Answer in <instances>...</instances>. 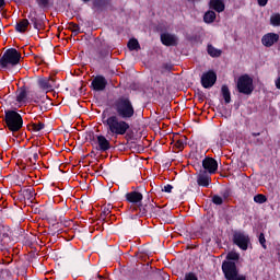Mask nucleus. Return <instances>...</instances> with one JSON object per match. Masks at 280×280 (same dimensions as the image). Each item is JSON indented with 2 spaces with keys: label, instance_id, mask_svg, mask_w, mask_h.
Masks as SVG:
<instances>
[{
  "label": "nucleus",
  "instance_id": "obj_1",
  "mask_svg": "<svg viewBox=\"0 0 280 280\" xmlns=\"http://www.w3.org/2000/svg\"><path fill=\"white\" fill-rule=\"evenodd\" d=\"M102 124L106 128V137H124L128 139V130H130V124L127 120L121 119L117 114H106L104 110L101 115Z\"/></svg>",
  "mask_w": 280,
  "mask_h": 280
},
{
  "label": "nucleus",
  "instance_id": "obj_2",
  "mask_svg": "<svg viewBox=\"0 0 280 280\" xmlns=\"http://www.w3.org/2000/svg\"><path fill=\"white\" fill-rule=\"evenodd\" d=\"M226 260L222 261L221 270L224 275L225 280H246V276L240 275V269L235 261H240V253L229 252Z\"/></svg>",
  "mask_w": 280,
  "mask_h": 280
},
{
  "label": "nucleus",
  "instance_id": "obj_3",
  "mask_svg": "<svg viewBox=\"0 0 280 280\" xmlns=\"http://www.w3.org/2000/svg\"><path fill=\"white\" fill-rule=\"evenodd\" d=\"M113 108L115 110L113 115H116V117L124 120L128 121L135 117V105L132 104L130 96H119L116 98L113 103Z\"/></svg>",
  "mask_w": 280,
  "mask_h": 280
},
{
  "label": "nucleus",
  "instance_id": "obj_4",
  "mask_svg": "<svg viewBox=\"0 0 280 280\" xmlns=\"http://www.w3.org/2000/svg\"><path fill=\"white\" fill-rule=\"evenodd\" d=\"M2 121L4 122V128H8L13 133L20 132L23 128V116L15 109H5Z\"/></svg>",
  "mask_w": 280,
  "mask_h": 280
},
{
  "label": "nucleus",
  "instance_id": "obj_5",
  "mask_svg": "<svg viewBox=\"0 0 280 280\" xmlns=\"http://www.w3.org/2000/svg\"><path fill=\"white\" fill-rule=\"evenodd\" d=\"M130 210L131 213H137L136 215H138V218H156V215H161L162 212L161 208L150 202V199L131 207Z\"/></svg>",
  "mask_w": 280,
  "mask_h": 280
},
{
  "label": "nucleus",
  "instance_id": "obj_6",
  "mask_svg": "<svg viewBox=\"0 0 280 280\" xmlns=\"http://www.w3.org/2000/svg\"><path fill=\"white\" fill-rule=\"evenodd\" d=\"M21 52L16 48H8L0 58V70L5 69L10 71L21 62Z\"/></svg>",
  "mask_w": 280,
  "mask_h": 280
},
{
  "label": "nucleus",
  "instance_id": "obj_7",
  "mask_svg": "<svg viewBox=\"0 0 280 280\" xmlns=\"http://www.w3.org/2000/svg\"><path fill=\"white\" fill-rule=\"evenodd\" d=\"M236 89L242 95H253V91H255L253 78L248 74H242L237 79Z\"/></svg>",
  "mask_w": 280,
  "mask_h": 280
},
{
  "label": "nucleus",
  "instance_id": "obj_8",
  "mask_svg": "<svg viewBox=\"0 0 280 280\" xmlns=\"http://www.w3.org/2000/svg\"><path fill=\"white\" fill-rule=\"evenodd\" d=\"M28 23H32L34 30L40 32V30H45V14H39L36 10H31L27 14Z\"/></svg>",
  "mask_w": 280,
  "mask_h": 280
},
{
  "label": "nucleus",
  "instance_id": "obj_9",
  "mask_svg": "<svg viewBox=\"0 0 280 280\" xmlns=\"http://www.w3.org/2000/svg\"><path fill=\"white\" fill-rule=\"evenodd\" d=\"M233 244L240 247L241 250H248V245L250 244V237L243 232H236L233 234Z\"/></svg>",
  "mask_w": 280,
  "mask_h": 280
},
{
  "label": "nucleus",
  "instance_id": "obj_10",
  "mask_svg": "<svg viewBox=\"0 0 280 280\" xmlns=\"http://www.w3.org/2000/svg\"><path fill=\"white\" fill-rule=\"evenodd\" d=\"M106 86H108V80H106V77L102 74L94 77L90 85L92 91H96V93L106 91Z\"/></svg>",
  "mask_w": 280,
  "mask_h": 280
},
{
  "label": "nucleus",
  "instance_id": "obj_11",
  "mask_svg": "<svg viewBox=\"0 0 280 280\" xmlns=\"http://www.w3.org/2000/svg\"><path fill=\"white\" fill-rule=\"evenodd\" d=\"M218 82V74L213 70H209L201 75V85L203 89H211Z\"/></svg>",
  "mask_w": 280,
  "mask_h": 280
},
{
  "label": "nucleus",
  "instance_id": "obj_12",
  "mask_svg": "<svg viewBox=\"0 0 280 280\" xmlns=\"http://www.w3.org/2000/svg\"><path fill=\"white\" fill-rule=\"evenodd\" d=\"M96 150H98V152H109L114 148L113 144H110V140L104 135L96 136Z\"/></svg>",
  "mask_w": 280,
  "mask_h": 280
},
{
  "label": "nucleus",
  "instance_id": "obj_13",
  "mask_svg": "<svg viewBox=\"0 0 280 280\" xmlns=\"http://www.w3.org/2000/svg\"><path fill=\"white\" fill-rule=\"evenodd\" d=\"M203 172H208V174H215L218 172V161L213 158H205L202 160Z\"/></svg>",
  "mask_w": 280,
  "mask_h": 280
},
{
  "label": "nucleus",
  "instance_id": "obj_14",
  "mask_svg": "<svg viewBox=\"0 0 280 280\" xmlns=\"http://www.w3.org/2000/svg\"><path fill=\"white\" fill-rule=\"evenodd\" d=\"M160 38L162 45H165V47H176V45H178V38L176 37V35L170 33H162Z\"/></svg>",
  "mask_w": 280,
  "mask_h": 280
},
{
  "label": "nucleus",
  "instance_id": "obj_15",
  "mask_svg": "<svg viewBox=\"0 0 280 280\" xmlns=\"http://www.w3.org/2000/svg\"><path fill=\"white\" fill-rule=\"evenodd\" d=\"M197 185L199 187H209L211 185V176L207 171L200 170L197 175Z\"/></svg>",
  "mask_w": 280,
  "mask_h": 280
},
{
  "label": "nucleus",
  "instance_id": "obj_16",
  "mask_svg": "<svg viewBox=\"0 0 280 280\" xmlns=\"http://www.w3.org/2000/svg\"><path fill=\"white\" fill-rule=\"evenodd\" d=\"M125 198L127 202H130L131 205H140L141 202H143V194L137 190L127 192L125 195Z\"/></svg>",
  "mask_w": 280,
  "mask_h": 280
},
{
  "label": "nucleus",
  "instance_id": "obj_17",
  "mask_svg": "<svg viewBox=\"0 0 280 280\" xmlns=\"http://www.w3.org/2000/svg\"><path fill=\"white\" fill-rule=\"evenodd\" d=\"M280 36L277 33H267L261 37V44L264 47H272V45L277 44Z\"/></svg>",
  "mask_w": 280,
  "mask_h": 280
},
{
  "label": "nucleus",
  "instance_id": "obj_18",
  "mask_svg": "<svg viewBox=\"0 0 280 280\" xmlns=\"http://www.w3.org/2000/svg\"><path fill=\"white\" fill-rule=\"evenodd\" d=\"M38 85L44 91H54V88H56V79L54 77L42 78L38 80Z\"/></svg>",
  "mask_w": 280,
  "mask_h": 280
},
{
  "label": "nucleus",
  "instance_id": "obj_19",
  "mask_svg": "<svg viewBox=\"0 0 280 280\" xmlns=\"http://www.w3.org/2000/svg\"><path fill=\"white\" fill-rule=\"evenodd\" d=\"M15 32H18V34H25V32H27V30L30 28V20L28 19H22L19 22H16L15 24Z\"/></svg>",
  "mask_w": 280,
  "mask_h": 280
},
{
  "label": "nucleus",
  "instance_id": "obj_20",
  "mask_svg": "<svg viewBox=\"0 0 280 280\" xmlns=\"http://www.w3.org/2000/svg\"><path fill=\"white\" fill-rule=\"evenodd\" d=\"M209 8L210 10H214V12H224L226 9V5L224 4V1L222 0H210L209 1Z\"/></svg>",
  "mask_w": 280,
  "mask_h": 280
},
{
  "label": "nucleus",
  "instance_id": "obj_21",
  "mask_svg": "<svg viewBox=\"0 0 280 280\" xmlns=\"http://www.w3.org/2000/svg\"><path fill=\"white\" fill-rule=\"evenodd\" d=\"M16 102L18 104H25L27 102V88L22 86L18 90Z\"/></svg>",
  "mask_w": 280,
  "mask_h": 280
},
{
  "label": "nucleus",
  "instance_id": "obj_22",
  "mask_svg": "<svg viewBox=\"0 0 280 280\" xmlns=\"http://www.w3.org/2000/svg\"><path fill=\"white\" fill-rule=\"evenodd\" d=\"M22 196L25 198V200H34V196H36V190L34 187H24L21 189Z\"/></svg>",
  "mask_w": 280,
  "mask_h": 280
},
{
  "label": "nucleus",
  "instance_id": "obj_23",
  "mask_svg": "<svg viewBox=\"0 0 280 280\" xmlns=\"http://www.w3.org/2000/svg\"><path fill=\"white\" fill-rule=\"evenodd\" d=\"M221 95L225 104H231V90H229V85L224 84L221 86Z\"/></svg>",
  "mask_w": 280,
  "mask_h": 280
},
{
  "label": "nucleus",
  "instance_id": "obj_24",
  "mask_svg": "<svg viewBox=\"0 0 280 280\" xmlns=\"http://www.w3.org/2000/svg\"><path fill=\"white\" fill-rule=\"evenodd\" d=\"M108 57V49L106 48H96L94 60H104V58Z\"/></svg>",
  "mask_w": 280,
  "mask_h": 280
},
{
  "label": "nucleus",
  "instance_id": "obj_25",
  "mask_svg": "<svg viewBox=\"0 0 280 280\" xmlns=\"http://www.w3.org/2000/svg\"><path fill=\"white\" fill-rule=\"evenodd\" d=\"M127 47L129 51H139V49H141V45L137 38L129 39Z\"/></svg>",
  "mask_w": 280,
  "mask_h": 280
},
{
  "label": "nucleus",
  "instance_id": "obj_26",
  "mask_svg": "<svg viewBox=\"0 0 280 280\" xmlns=\"http://www.w3.org/2000/svg\"><path fill=\"white\" fill-rule=\"evenodd\" d=\"M207 51L211 56V58H220V56H222V50L213 47V45L211 44L208 45Z\"/></svg>",
  "mask_w": 280,
  "mask_h": 280
},
{
  "label": "nucleus",
  "instance_id": "obj_27",
  "mask_svg": "<svg viewBox=\"0 0 280 280\" xmlns=\"http://www.w3.org/2000/svg\"><path fill=\"white\" fill-rule=\"evenodd\" d=\"M107 3H108L107 0H93L92 1V5H93L92 8L94 10H102V9L106 8Z\"/></svg>",
  "mask_w": 280,
  "mask_h": 280
},
{
  "label": "nucleus",
  "instance_id": "obj_28",
  "mask_svg": "<svg viewBox=\"0 0 280 280\" xmlns=\"http://www.w3.org/2000/svg\"><path fill=\"white\" fill-rule=\"evenodd\" d=\"M215 18H217V14L214 11L210 10V11H207L203 15V21L205 23H213V21H215Z\"/></svg>",
  "mask_w": 280,
  "mask_h": 280
},
{
  "label": "nucleus",
  "instance_id": "obj_29",
  "mask_svg": "<svg viewBox=\"0 0 280 280\" xmlns=\"http://www.w3.org/2000/svg\"><path fill=\"white\" fill-rule=\"evenodd\" d=\"M110 213H113V206L110 203H108L107 206H105L102 211H101V219L102 220H106V218H108V215H110Z\"/></svg>",
  "mask_w": 280,
  "mask_h": 280
},
{
  "label": "nucleus",
  "instance_id": "obj_30",
  "mask_svg": "<svg viewBox=\"0 0 280 280\" xmlns=\"http://www.w3.org/2000/svg\"><path fill=\"white\" fill-rule=\"evenodd\" d=\"M185 145H187V137L182 136L178 140H175V148L177 150H184Z\"/></svg>",
  "mask_w": 280,
  "mask_h": 280
},
{
  "label": "nucleus",
  "instance_id": "obj_31",
  "mask_svg": "<svg viewBox=\"0 0 280 280\" xmlns=\"http://www.w3.org/2000/svg\"><path fill=\"white\" fill-rule=\"evenodd\" d=\"M254 202L257 205H264V202H268V197H266L264 194H258L254 196Z\"/></svg>",
  "mask_w": 280,
  "mask_h": 280
},
{
  "label": "nucleus",
  "instance_id": "obj_32",
  "mask_svg": "<svg viewBox=\"0 0 280 280\" xmlns=\"http://www.w3.org/2000/svg\"><path fill=\"white\" fill-rule=\"evenodd\" d=\"M270 24L273 27H280V14L276 13L270 16Z\"/></svg>",
  "mask_w": 280,
  "mask_h": 280
},
{
  "label": "nucleus",
  "instance_id": "obj_33",
  "mask_svg": "<svg viewBox=\"0 0 280 280\" xmlns=\"http://www.w3.org/2000/svg\"><path fill=\"white\" fill-rule=\"evenodd\" d=\"M36 3L42 10H49V0H36Z\"/></svg>",
  "mask_w": 280,
  "mask_h": 280
},
{
  "label": "nucleus",
  "instance_id": "obj_34",
  "mask_svg": "<svg viewBox=\"0 0 280 280\" xmlns=\"http://www.w3.org/2000/svg\"><path fill=\"white\" fill-rule=\"evenodd\" d=\"M220 196L221 198H223V200H229V198H231V188H224L220 191Z\"/></svg>",
  "mask_w": 280,
  "mask_h": 280
},
{
  "label": "nucleus",
  "instance_id": "obj_35",
  "mask_svg": "<svg viewBox=\"0 0 280 280\" xmlns=\"http://www.w3.org/2000/svg\"><path fill=\"white\" fill-rule=\"evenodd\" d=\"M32 128L34 130V132H40V130H45V124L44 122H33L32 124Z\"/></svg>",
  "mask_w": 280,
  "mask_h": 280
},
{
  "label": "nucleus",
  "instance_id": "obj_36",
  "mask_svg": "<svg viewBox=\"0 0 280 280\" xmlns=\"http://www.w3.org/2000/svg\"><path fill=\"white\" fill-rule=\"evenodd\" d=\"M212 202L213 205H224V199L222 197H220L219 195H213L212 197Z\"/></svg>",
  "mask_w": 280,
  "mask_h": 280
},
{
  "label": "nucleus",
  "instance_id": "obj_37",
  "mask_svg": "<svg viewBox=\"0 0 280 280\" xmlns=\"http://www.w3.org/2000/svg\"><path fill=\"white\" fill-rule=\"evenodd\" d=\"M259 244L262 246V248L266 250V235L264 233H260L258 236Z\"/></svg>",
  "mask_w": 280,
  "mask_h": 280
},
{
  "label": "nucleus",
  "instance_id": "obj_38",
  "mask_svg": "<svg viewBox=\"0 0 280 280\" xmlns=\"http://www.w3.org/2000/svg\"><path fill=\"white\" fill-rule=\"evenodd\" d=\"M184 280H198V276L194 272H187L185 273Z\"/></svg>",
  "mask_w": 280,
  "mask_h": 280
},
{
  "label": "nucleus",
  "instance_id": "obj_39",
  "mask_svg": "<svg viewBox=\"0 0 280 280\" xmlns=\"http://www.w3.org/2000/svg\"><path fill=\"white\" fill-rule=\"evenodd\" d=\"M8 237L5 234V228H3L2 224H0V242H3V238Z\"/></svg>",
  "mask_w": 280,
  "mask_h": 280
},
{
  "label": "nucleus",
  "instance_id": "obj_40",
  "mask_svg": "<svg viewBox=\"0 0 280 280\" xmlns=\"http://www.w3.org/2000/svg\"><path fill=\"white\" fill-rule=\"evenodd\" d=\"M172 189H174V186H172V184H167L162 188V191L165 194H172Z\"/></svg>",
  "mask_w": 280,
  "mask_h": 280
},
{
  "label": "nucleus",
  "instance_id": "obj_41",
  "mask_svg": "<svg viewBox=\"0 0 280 280\" xmlns=\"http://www.w3.org/2000/svg\"><path fill=\"white\" fill-rule=\"evenodd\" d=\"M68 30H70V32H73V30H80V25L77 23L70 22Z\"/></svg>",
  "mask_w": 280,
  "mask_h": 280
},
{
  "label": "nucleus",
  "instance_id": "obj_42",
  "mask_svg": "<svg viewBox=\"0 0 280 280\" xmlns=\"http://www.w3.org/2000/svg\"><path fill=\"white\" fill-rule=\"evenodd\" d=\"M258 1V5H260V8H266V5H268V0H257Z\"/></svg>",
  "mask_w": 280,
  "mask_h": 280
},
{
  "label": "nucleus",
  "instance_id": "obj_43",
  "mask_svg": "<svg viewBox=\"0 0 280 280\" xmlns=\"http://www.w3.org/2000/svg\"><path fill=\"white\" fill-rule=\"evenodd\" d=\"M35 60H36V62H38V65L45 62V59H43V58H42L40 56H38V55L35 56Z\"/></svg>",
  "mask_w": 280,
  "mask_h": 280
},
{
  "label": "nucleus",
  "instance_id": "obj_44",
  "mask_svg": "<svg viewBox=\"0 0 280 280\" xmlns=\"http://www.w3.org/2000/svg\"><path fill=\"white\" fill-rule=\"evenodd\" d=\"M72 34L73 36H78V34H82V31H80V28H74L72 30Z\"/></svg>",
  "mask_w": 280,
  "mask_h": 280
},
{
  "label": "nucleus",
  "instance_id": "obj_45",
  "mask_svg": "<svg viewBox=\"0 0 280 280\" xmlns=\"http://www.w3.org/2000/svg\"><path fill=\"white\" fill-rule=\"evenodd\" d=\"M5 8V0H0V10Z\"/></svg>",
  "mask_w": 280,
  "mask_h": 280
},
{
  "label": "nucleus",
  "instance_id": "obj_46",
  "mask_svg": "<svg viewBox=\"0 0 280 280\" xmlns=\"http://www.w3.org/2000/svg\"><path fill=\"white\" fill-rule=\"evenodd\" d=\"M33 159L34 161H38V153H34Z\"/></svg>",
  "mask_w": 280,
  "mask_h": 280
},
{
  "label": "nucleus",
  "instance_id": "obj_47",
  "mask_svg": "<svg viewBox=\"0 0 280 280\" xmlns=\"http://www.w3.org/2000/svg\"><path fill=\"white\" fill-rule=\"evenodd\" d=\"M254 137H259L261 133L260 132H253L252 133Z\"/></svg>",
  "mask_w": 280,
  "mask_h": 280
},
{
  "label": "nucleus",
  "instance_id": "obj_48",
  "mask_svg": "<svg viewBox=\"0 0 280 280\" xmlns=\"http://www.w3.org/2000/svg\"><path fill=\"white\" fill-rule=\"evenodd\" d=\"M83 1V3H89V1H91V0H82Z\"/></svg>",
  "mask_w": 280,
  "mask_h": 280
},
{
  "label": "nucleus",
  "instance_id": "obj_49",
  "mask_svg": "<svg viewBox=\"0 0 280 280\" xmlns=\"http://www.w3.org/2000/svg\"><path fill=\"white\" fill-rule=\"evenodd\" d=\"M15 1V3H19V1H21V0H14Z\"/></svg>",
  "mask_w": 280,
  "mask_h": 280
},
{
  "label": "nucleus",
  "instance_id": "obj_50",
  "mask_svg": "<svg viewBox=\"0 0 280 280\" xmlns=\"http://www.w3.org/2000/svg\"><path fill=\"white\" fill-rule=\"evenodd\" d=\"M188 1H195V0H188Z\"/></svg>",
  "mask_w": 280,
  "mask_h": 280
}]
</instances>
